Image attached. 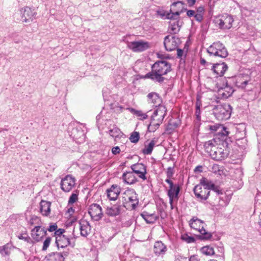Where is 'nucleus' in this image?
Instances as JSON below:
<instances>
[{"label":"nucleus","instance_id":"obj_1","mask_svg":"<svg viewBox=\"0 0 261 261\" xmlns=\"http://www.w3.org/2000/svg\"><path fill=\"white\" fill-rule=\"evenodd\" d=\"M151 69V71L147 73L145 77L162 83L165 80L163 76L171 71V64L166 61H160L153 64Z\"/></svg>","mask_w":261,"mask_h":261},{"label":"nucleus","instance_id":"obj_2","mask_svg":"<svg viewBox=\"0 0 261 261\" xmlns=\"http://www.w3.org/2000/svg\"><path fill=\"white\" fill-rule=\"evenodd\" d=\"M123 205L127 210H135L139 204L138 195L134 189H128L123 194Z\"/></svg>","mask_w":261,"mask_h":261},{"label":"nucleus","instance_id":"obj_3","mask_svg":"<svg viewBox=\"0 0 261 261\" xmlns=\"http://www.w3.org/2000/svg\"><path fill=\"white\" fill-rule=\"evenodd\" d=\"M236 85L246 91H251L256 87V83L248 74H242L236 76Z\"/></svg>","mask_w":261,"mask_h":261},{"label":"nucleus","instance_id":"obj_4","mask_svg":"<svg viewBox=\"0 0 261 261\" xmlns=\"http://www.w3.org/2000/svg\"><path fill=\"white\" fill-rule=\"evenodd\" d=\"M190 227L200 233V238L202 240H210L212 237L211 232L207 231L204 228L205 223L204 221L199 219L196 217H193L189 221Z\"/></svg>","mask_w":261,"mask_h":261},{"label":"nucleus","instance_id":"obj_5","mask_svg":"<svg viewBox=\"0 0 261 261\" xmlns=\"http://www.w3.org/2000/svg\"><path fill=\"white\" fill-rule=\"evenodd\" d=\"M231 110L230 105L225 103L222 105H220L215 106L213 109V113L217 119L219 121H223L230 118Z\"/></svg>","mask_w":261,"mask_h":261},{"label":"nucleus","instance_id":"obj_6","mask_svg":"<svg viewBox=\"0 0 261 261\" xmlns=\"http://www.w3.org/2000/svg\"><path fill=\"white\" fill-rule=\"evenodd\" d=\"M207 51L210 56H214L221 58H225L228 55L226 48L220 41L214 42L208 47Z\"/></svg>","mask_w":261,"mask_h":261},{"label":"nucleus","instance_id":"obj_7","mask_svg":"<svg viewBox=\"0 0 261 261\" xmlns=\"http://www.w3.org/2000/svg\"><path fill=\"white\" fill-rule=\"evenodd\" d=\"M214 21L220 29L228 30L232 27L234 19L232 16L228 14H224L216 17Z\"/></svg>","mask_w":261,"mask_h":261},{"label":"nucleus","instance_id":"obj_8","mask_svg":"<svg viewBox=\"0 0 261 261\" xmlns=\"http://www.w3.org/2000/svg\"><path fill=\"white\" fill-rule=\"evenodd\" d=\"M55 243L58 249L60 248H64L68 246L73 248L75 245V238L72 237L70 234L60 236L56 238Z\"/></svg>","mask_w":261,"mask_h":261},{"label":"nucleus","instance_id":"obj_9","mask_svg":"<svg viewBox=\"0 0 261 261\" xmlns=\"http://www.w3.org/2000/svg\"><path fill=\"white\" fill-rule=\"evenodd\" d=\"M165 181L169 185V189L167 191V195L169 198V203L171 209L173 208V203L175 199H178L180 191L178 184H174L171 179H165Z\"/></svg>","mask_w":261,"mask_h":261},{"label":"nucleus","instance_id":"obj_10","mask_svg":"<svg viewBox=\"0 0 261 261\" xmlns=\"http://www.w3.org/2000/svg\"><path fill=\"white\" fill-rule=\"evenodd\" d=\"M180 43V39L175 35H169L164 38V45L166 50L168 51H171L177 48Z\"/></svg>","mask_w":261,"mask_h":261},{"label":"nucleus","instance_id":"obj_11","mask_svg":"<svg viewBox=\"0 0 261 261\" xmlns=\"http://www.w3.org/2000/svg\"><path fill=\"white\" fill-rule=\"evenodd\" d=\"M185 4L181 1H177L173 3L170 8V12L171 14H167V17L172 19L173 17H179L180 13L187 10L185 8Z\"/></svg>","mask_w":261,"mask_h":261},{"label":"nucleus","instance_id":"obj_12","mask_svg":"<svg viewBox=\"0 0 261 261\" xmlns=\"http://www.w3.org/2000/svg\"><path fill=\"white\" fill-rule=\"evenodd\" d=\"M194 193L196 197L200 201H204L208 199L210 195V191L207 188L201 186V185H197L193 189Z\"/></svg>","mask_w":261,"mask_h":261},{"label":"nucleus","instance_id":"obj_13","mask_svg":"<svg viewBox=\"0 0 261 261\" xmlns=\"http://www.w3.org/2000/svg\"><path fill=\"white\" fill-rule=\"evenodd\" d=\"M75 180L71 175H67L61 180V189L65 192H70L75 186Z\"/></svg>","mask_w":261,"mask_h":261},{"label":"nucleus","instance_id":"obj_14","mask_svg":"<svg viewBox=\"0 0 261 261\" xmlns=\"http://www.w3.org/2000/svg\"><path fill=\"white\" fill-rule=\"evenodd\" d=\"M88 213L94 221L99 220L103 215L101 207L97 203L92 204L89 206Z\"/></svg>","mask_w":261,"mask_h":261},{"label":"nucleus","instance_id":"obj_15","mask_svg":"<svg viewBox=\"0 0 261 261\" xmlns=\"http://www.w3.org/2000/svg\"><path fill=\"white\" fill-rule=\"evenodd\" d=\"M127 47L134 52H141L148 49L149 45L147 42L139 41L128 42Z\"/></svg>","mask_w":261,"mask_h":261},{"label":"nucleus","instance_id":"obj_16","mask_svg":"<svg viewBox=\"0 0 261 261\" xmlns=\"http://www.w3.org/2000/svg\"><path fill=\"white\" fill-rule=\"evenodd\" d=\"M210 155L212 159L216 161H222L226 159L229 155V151L227 149L221 148H214L211 151Z\"/></svg>","mask_w":261,"mask_h":261},{"label":"nucleus","instance_id":"obj_17","mask_svg":"<svg viewBox=\"0 0 261 261\" xmlns=\"http://www.w3.org/2000/svg\"><path fill=\"white\" fill-rule=\"evenodd\" d=\"M167 114V109L165 106H159L154 111L151 118L155 121L163 123V120Z\"/></svg>","mask_w":261,"mask_h":261},{"label":"nucleus","instance_id":"obj_18","mask_svg":"<svg viewBox=\"0 0 261 261\" xmlns=\"http://www.w3.org/2000/svg\"><path fill=\"white\" fill-rule=\"evenodd\" d=\"M131 169L133 173H136L138 176L143 179H146L145 174H146V167L142 163H137L131 166Z\"/></svg>","mask_w":261,"mask_h":261},{"label":"nucleus","instance_id":"obj_19","mask_svg":"<svg viewBox=\"0 0 261 261\" xmlns=\"http://www.w3.org/2000/svg\"><path fill=\"white\" fill-rule=\"evenodd\" d=\"M46 230L44 227L41 228L40 226H36L31 231L32 237L35 241L39 242L46 235Z\"/></svg>","mask_w":261,"mask_h":261},{"label":"nucleus","instance_id":"obj_20","mask_svg":"<svg viewBox=\"0 0 261 261\" xmlns=\"http://www.w3.org/2000/svg\"><path fill=\"white\" fill-rule=\"evenodd\" d=\"M79 223L81 235L84 237H87L91 230L89 222L85 219H81L79 221Z\"/></svg>","mask_w":261,"mask_h":261},{"label":"nucleus","instance_id":"obj_21","mask_svg":"<svg viewBox=\"0 0 261 261\" xmlns=\"http://www.w3.org/2000/svg\"><path fill=\"white\" fill-rule=\"evenodd\" d=\"M227 69V65L224 62H222L214 64L212 66V70L217 76H222Z\"/></svg>","mask_w":261,"mask_h":261},{"label":"nucleus","instance_id":"obj_22","mask_svg":"<svg viewBox=\"0 0 261 261\" xmlns=\"http://www.w3.org/2000/svg\"><path fill=\"white\" fill-rule=\"evenodd\" d=\"M107 196L111 200L117 199L120 193V187L116 185H113L110 189L107 190Z\"/></svg>","mask_w":261,"mask_h":261},{"label":"nucleus","instance_id":"obj_23","mask_svg":"<svg viewBox=\"0 0 261 261\" xmlns=\"http://www.w3.org/2000/svg\"><path fill=\"white\" fill-rule=\"evenodd\" d=\"M178 17H173L170 19L169 25L168 27V31L171 35H174L178 33L180 30V26L179 24V21L177 20Z\"/></svg>","mask_w":261,"mask_h":261},{"label":"nucleus","instance_id":"obj_24","mask_svg":"<svg viewBox=\"0 0 261 261\" xmlns=\"http://www.w3.org/2000/svg\"><path fill=\"white\" fill-rule=\"evenodd\" d=\"M199 185H201V186L204 188H207L208 191L210 190H212V191L215 192H220V188L213 184L212 181L207 180L206 178L203 177L200 180V184Z\"/></svg>","mask_w":261,"mask_h":261},{"label":"nucleus","instance_id":"obj_25","mask_svg":"<svg viewBox=\"0 0 261 261\" xmlns=\"http://www.w3.org/2000/svg\"><path fill=\"white\" fill-rule=\"evenodd\" d=\"M22 21L25 22L32 21L35 13L29 7L21 10Z\"/></svg>","mask_w":261,"mask_h":261},{"label":"nucleus","instance_id":"obj_26","mask_svg":"<svg viewBox=\"0 0 261 261\" xmlns=\"http://www.w3.org/2000/svg\"><path fill=\"white\" fill-rule=\"evenodd\" d=\"M70 136L75 140L83 141L85 139V133L81 127H74L70 132Z\"/></svg>","mask_w":261,"mask_h":261},{"label":"nucleus","instance_id":"obj_27","mask_svg":"<svg viewBox=\"0 0 261 261\" xmlns=\"http://www.w3.org/2000/svg\"><path fill=\"white\" fill-rule=\"evenodd\" d=\"M208 129L213 133L218 131V133H222L224 136H228L229 132L227 130V128L222 125L219 124H215L208 126Z\"/></svg>","mask_w":261,"mask_h":261},{"label":"nucleus","instance_id":"obj_28","mask_svg":"<svg viewBox=\"0 0 261 261\" xmlns=\"http://www.w3.org/2000/svg\"><path fill=\"white\" fill-rule=\"evenodd\" d=\"M233 92L234 90L232 87L228 85L227 83H226V85L224 87H221L218 89L219 95H221L224 98H227L230 96Z\"/></svg>","mask_w":261,"mask_h":261},{"label":"nucleus","instance_id":"obj_29","mask_svg":"<svg viewBox=\"0 0 261 261\" xmlns=\"http://www.w3.org/2000/svg\"><path fill=\"white\" fill-rule=\"evenodd\" d=\"M141 216L148 224L154 223L159 218V216L154 213L150 214L146 211L143 212Z\"/></svg>","mask_w":261,"mask_h":261},{"label":"nucleus","instance_id":"obj_30","mask_svg":"<svg viewBox=\"0 0 261 261\" xmlns=\"http://www.w3.org/2000/svg\"><path fill=\"white\" fill-rule=\"evenodd\" d=\"M167 251V247L161 242H155L153 247V252L156 255L164 254Z\"/></svg>","mask_w":261,"mask_h":261},{"label":"nucleus","instance_id":"obj_31","mask_svg":"<svg viewBox=\"0 0 261 261\" xmlns=\"http://www.w3.org/2000/svg\"><path fill=\"white\" fill-rule=\"evenodd\" d=\"M148 101L149 103H152L153 106L158 107L161 106L160 104L162 99L159 94L155 92H151L147 95Z\"/></svg>","mask_w":261,"mask_h":261},{"label":"nucleus","instance_id":"obj_32","mask_svg":"<svg viewBox=\"0 0 261 261\" xmlns=\"http://www.w3.org/2000/svg\"><path fill=\"white\" fill-rule=\"evenodd\" d=\"M229 199L228 196L225 194H224L222 192V194L220 195V198L219 200L218 203L214 202L215 204V207L217 210H220L222 207L226 206L228 205L229 202Z\"/></svg>","mask_w":261,"mask_h":261},{"label":"nucleus","instance_id":"obj_33","mask_svg":"<svg viewBox=\"0 0 261 261\" xmlns=\"http://www.w3.org/2000/svg\"><path fill=\"white\" fill-rule=\"evenodd\" d=\"M121 206L120 204H116L110 207H108L106 213L110 216H116L121 212Z\"/></svg>","mask_w":261,"mask_h":261},{"label":"nucleus","instance_id":"obj_34","mask_svg":"<svg viewBox=\"0 0 261 261\" xmlns=\"http://www.w3.org/2000/svg\"><path fill=\"white\" fill-rule=\"evenodd\" d=\"M50 202L42 200L40 203V211L42 214L44 216H47L50 212Z\"/></svg>","mask_w":261,"mask_h":261},{"label":"nucleus","instance_id":"obj_35","mask_svg":"<svg viewBox=\"0 0 261 261\" xmlns=\"http://www.w3.org/2000/svg\"><path fill=\"white\" fill-rule=\"evenodd\" d=\"M123 181L128 185L134 184L137 181V179L133 172H126L122 175Z\"/></svg>","mask_w":261,"mask_h":261},{"label":"nucleus","instance_id":"obj_36","mask_svg":"<svg viewBox=\"0 0 261 261\" xmlns=\"http://www.w3.org/2000/svg\"><path fill=\"white\" fill-rule=\"evenodd\" d=\"M246 135V125L245 123H240L236 126V138H245Z\"/></svg>","mask_w":261,"mask_h":261},{"label":"nucleus","instance_id":"obj_37","mask_svg":"<svg viewBox=\"0 0 261 261\" xmlns=\"http://www.w3.org/2000/svg\"><path fill=\"white\" fill-rule=\"evenodd\" d=\"M156 141L154 139L151 140L148 143H145L144 148L142 150L144 154H150L155 146Z\"/></svg>","mask_w":261,"mask_h":261},{"label":"nucleus","instance_id":"obj_38","mask_svg":"<svg viewBox=\"0 0 261 261\" xmlns=\"http://www.w3.org/2000/svg\"><path fill=\"white\" fill-rule=\"evenodd\" d=\"M109 134L116 141L117 138H125L124 134L121 132L120 129L118 127H114L109 130Z\"/></svg>","mask_w":261,"mask_h":261},{"label":"nucleus","instance_id":"obj_39","mask_svg":"<svg viewBox=\"0 0 261 261\" xmlns=\"http://www.w3.org/2000/svg\"><path fill=\"white\" fill-rule=\"evenodd\" d=\"M162 123L155 121L154 119L150 118V122L148 125L147 129L149 132H154Z\"/></svg>","mask_w":261,"mask_h":261},{"label":"nucleus","instance_id":"obj_40","mask_svg":"<svg viewBox=\"0 0 261 261\" xmlns=\"http://www.w3.org/2000/svg\"><path fill=\"white\" fill-rule=\"evenodd\" d=\"M200 103L197 102L196 103V109L195 112V124L197 126H199L200 125V121H201V111L200 109Z\"/></svg>","mask_w":261,"mask_h":261},{"label":"nucleus","instance_id":"obj_41","mask_svg":"<svg viewBox=\"0 0 261 261\" xmlns=\"http://www.w3.org/2000/svg\"><path fill=\"white\" fill-rule=\"evenodd\" d=\"M216 141L215 139L209 140L207 142H205L204 145L205 150L208 152L211 153V151L213 150L214 148H217L216 147Z\"/></svg>","mask_w":261,"mask_h":261},{"label":"nucleus","instance_id":"obj_42","mask_svg":"<svg viewBox=\"0 0 261 261\" xmlns=\"http://www.w3.org/2000/svg\"><path fill=\"white\" fill-rule=\"evenodd\" d=\"M247 139L245 138H239L236 139V144L242 150H245L247 145Z\"/></svg>","mask_w":261,"mask_h":261},{"label":"nucleus","instance_id":"obj_43","mask_svg":"<svg viewBox=\"0 0 261 261\" xmlns=\"http://www.w3.org/2000/svg\"><path fill=\"white\" fill-rule=\"evenodd\" d=\"M201 252L206 255H213L215 253L214 248L211 246H205L201 249Z\"/></svg>","mask_w":261,"mask_h":261},{"label":"nucleus","instance_id":"obj_44","mask_svg":"<svg viewBox=\"0 0 261 261\" xmlns=\"http://www.w3.org/2000/svg\"><path fill=\"white\" fill-rule=\"evenodd\" d=\"M11 252V247L8 244L0 247V253L3 256H9Z\"/></svg>","mask_w":261,"mask_h":261},{"label":"nucleus","instance_id":"obj_45","mask_svg":"<svg viewBox=\"0 0 261 261\" xmlns=\"http://www.w3.org/2000/svg\"><path fill=\"white\" fill-rule=\"evenodd\" d=\"M221 194H222V190L220 189V192H214V197H216V199H213V196L210 197V203L214 207L215 204L214 202L218 203V202H219V200L220 198Z\"/></svg>","mask_w":261,"mask_h":261},{"label":"nucleus","instance_id":"obj_46","mask_svg":"<svg viewBox=\"0 0 261 261\" xmlns=\"http://www.w3.org/2000/svg\"><path fill=\"white\" fill-rule=\"evenodd\" d=\"M130 111L133 113L134 114L138 116L141 117L142 120H144L147 119V115L146 114L143 113L141 111L136 110L133 108H129Z\"/></svg>","mask_w":261,"mask_h":261},{"label":"nucleus","instance_id":"obj_47","mask_svg":"<svg viewBox=\"0 0 261 261\" xmlns=\"http://www.w3.org/2000/svg\"><path fill=\"white\" fill-rule=\"evenodd\" d=\"M139 133L137 132H133L129 137V140L132 143H136L139 140Z\"/></svg>","mask_w":261,"mask_h":261},{"label":"nucleus","instance_id":"obj_48","mask_svg":"<svg viewBox=\"0 0 261 261\" xmlns=\"http://www.w3.org/2000/svg\"><path fill=\"white\" fill-rule=\"evenodd\" d=\"M68 254V251H64L63 252H56L54 253L55 258L58 257L59 261H63L65 256Z\"/></svg>","mask_w":261,"mask_h":261},{"label":"nucleus","instance_id":"obj_49","mask_svg":"<svg viewBox=\"0 0 261 261\" xmlns=\"http://www.w3.org/2000/svg\"><path fill=\"white\" fill-rule=\"evenodd\" d=\"M29 223L31 225H33L35 224H40L41 223V220L38 217L36 216H32Z\"/></svg>","mask_w":261,"mask_h":261},{"label":"nucleus","instance_id":"obj_50","mask_svg":"<svg viewBox=\"0 0 261 261\" xmlns=\"http://www.w3.org/2000/svg\"><path fill=\"white\" fill-rule=\"evenodd\" d=\"M181 239L188 243L194 242L195 239L194 237L188 236L187 234H184L181 236Z\"/></svg>","mask_w":261,"mask_h":261},{"label":"nucleus","instance_id":"obj_51","mask_svg":"<svg viewBox=\"0 0 261 261\" xmlns=\"http://www.w3.org/2000/svg\"><path fill=\"white\" fill-rule=\"evenodd\" d=\"M174 166H173V167H169L167 169V178L166 179H171V177L173 176L174 173Z\"/></svg>","mask_w":261,"mask_h":261},{"label":"nucleus","instance_id":"obj_52","mask_svg":"<svg viewBox=\"0 0 261 261\" xmlns=\"http://www.w3.org/2000/svg\"><path fill=\"white\" fill-rule=\"evenodd\" d=\"M78 199V195L76 193H72L68 200V205H72Z\"/></svg>","mask_w":261,"mask_h":261},{"label":"nucleus","instance_id":"obj_53","mask_svg":"<svg viewBox=\"0 0 261 261\" xmlns=\"http://www.w3.org/2000/svg\"><path fill=\"white\" fill-rule=\"evenodd\" d=\"M51 239L50 237H47L44 240L43 242V245L42 247V250H46L47 248L49 247V244L50 243Z\"/></svg>","mask_w":261,"mask_h":261},{"label":"nucleus","instance_id":"obj_54","mask_svg":"<svg viewBox=\"0 0 261 261\" xmlns=\"http://www.w3.org/2000/svg\"><path fill=\"white\" fill-rule=\"evenodd\" d=\"M157 14L158 15L160 16L161 18H164L170 19V18L167 17V14H171V12L169 13L164 11H158L157 12Z\"/></svg>","mask_w":261,"mask_h":261},{"label":"nucleus","instance_id":"obj_55","mask_svg":"<svg viewBox=\"0 0 261 261\" xmlns=\"http://www.w3.org/2000/svg\"><path fill=\"white\" fill-rule=\"evenodd\" d=\"M65 230L64 229L60 228L59 229H56L55 232V235L56 238L57 237H60V236H64L63 233L65 232Z\"/></svg>","mask_w":261,"mask_h":261},{"label":"nucleus","instance_id":"obj_56","mask_svg":"<svg viewBox=\"0 0 261 261\" xmlns=\"http://www.w3.org/2000/svg\"><path fill=\"white\" fill-rule=\"evenodd\" d=\"M194 17L195 19L198 22H201L203 19V15L200 14L195 13Z\"/></svg>","mask_w":261,"mask_h":261},{"label":"nucleus","instance_id":"obj_57","mask_svg":"<svg viewBox=\"0 0 261 261\" xmlns=\"http://www.w3.org/2000/svg\"><path fill=\"white\" fill-rule=\"evenodd\" d=\"M175 261H188V258L180 255H177L175 257Z\"/></svg>","mask_w":261,"mask_h":261},{"label":"nucleus","instance_id":"obj_58","mask_svg":"<svg viewBox=\"0 0 261 261\" xmlns=\"http://www.w3.org/2000/svg\"><path fill=\"white\" fill-rule=\"evenodd\" d=\"M58 228L57 225L56 223L51 224L47 230L50 232L55 231Z\"/></svg>","mask_w":261,"mask_h":261},{"label":"nucleus","instance_id":"obj_59","mask_svg":"<svg viewBox=\"0 0 261 261\" xmlns=\"http://www.w3.org/2000/svg\"><path fill=\"white\" fill-rule=\"evenodd\" d=\"M19 239L23 240L25 242L29 243L31 240L30 238L28 236H23V234H20L18 237Z\"/></svg>","mask_w":261,"mask_h":261},{"label":"nucleus","instance_id":"obj_60","mask_svg":"<svg viewBox=\"0 0 261 261\" xmlns=\"http://www.w3.org/2000/svg\"><path fill=\"white\" fill-rule=\"evenodd\" d=\"M120 149L119 147H118V146L114 147L112 149V152L114 154H117L119 153L120 152Z\"/></svg>","mask_w":261,"mask_h":261},{"label":"nucleus","instance_id":"obj_61","mask_svg":"<svg viewBox=\"0 0 261 261\" xmlns=\"http://www.w3.org/2000/svg\"><path fill=\"white\" fill-rule=\"evenodd\" d=\"M204 12V8L203 6H200L196 9V13L203 15Z\"/></svg>","mask_w":261,"mask_h":261},{"label":"nucleus","instance_id":"obj_62","mask_svg":"<svg viewBox=\"0 0 261 261\" xmlns=\"http://www.w3.org/2000/svg\"><path fill=\"white\" fill-rule=\"evenodd\" d=\"M186 11H187V15L189 17L194 16V15L196 13L195 11L192 10H187Z\"/></svg>","mask_w":261,"mask_h":261},{"label":"nucleus","instance_id":"obj_63","mask_svg":"<svg viewBox=\"0 0 261 261\" xmlns=\"http://www.w3.org/2000/svg\"><path fill=\"white\" fill-rule=\"evenodd\" d=\"M188 261H200L199 259L198 258V256L197 255H191L190 258L188 259Z\"/></svg>","mask_w":261,"mask_h":261},{"label":"nucleus","instance_id":"obj_64","mask_svg":"<svg viewBox=\"0 0 261 261\" xmlns=\"http://www.w3.org/2000/svg\"><path fill=\"white\" fill-rule=\"evenodd\" d=\"M177 49V55L178 57L181 58V57L183 56L184 54V50L180 48H176Z\"/></svg>","mask_w":261,"mask_h":261}]
</instances>
